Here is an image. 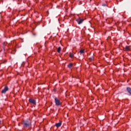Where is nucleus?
Listing matches in <instances>:
<instances>
[{
  "instance_id": "6",
  "label": "nucleus",
  "mask_w": 131,
  "mask_h": 131,
  "mask_svg": "<svg viewBox=\"0 0 131 131\" xmlns=\"http://www.w3.org/2000/svg\"><path fill=\"white\" fill-rule=\"evenodd\" d=\"M126 90L127 93L131 96V88L130 87H127Z\"/></svg>"
},
{
  "instance_id": "17",
  "label": "nucleus",
  "mask_w": 131,
  "mask_h": 131,
  "mask_svg": "<svg viewBox=\"0 0 131 131\" xmlns=\"http://www.w3.org/2000/svg\"><path fill=\"white\" fill-rule=\"evenodd\" d=\"M4 45H5V42L4 43Z\"/></svg>"
},
{
  "instance_id": "4",
  "label": "nucleus",
  "mask_w": 131,
  "mask_h": 131,
  "mask_svg": "<svg viewBox=\"0 0 131 131\" xmlns=\"http://www.w3.org/2000/svg\"><path fill=\"white\" fill-rule=\"evenodd\" d=\"M29 102H30L31 104H33V105H35V104H36V101L32 98H30L29 99Z\"/></svg>"
},
{
  "instance_id": "7",
  "label": "nucleus",
  "mask_w": 131,
  "mask_h": 131,
  "mask_svg": "<svg viewBox=\"0 0 131 131\" xmlns=\"http://www.w3.org/2000/svg\"><path fill=\"white\" fill-rule=\"evenodd\" d=\"M61 125H62L61 122H58L55 124V126L57 127H60V126H61Z\"/></svg>"
},
{
  "instance_id": "10",
  "label": "nucleus",
  "mask_w": 131,
  "mask_h": 131,
  "mask_svg": "<svg viewBox=\"0 0 131 131\" xmlns=\"http://www.w3.org/2000/svg\"><path fill=\"white\" fill-rule=\"evenodd\" d=\"M61 47H59L58 49H57V52L58 53H60L61 52Z\"/></svg>"
},
{
  "instance_id": "8",
  "label": "nucleus",
  "mask_w": 131,
  "mask_h": 131,
  "mask_svg": "<svg viewBox=\"0 0 131 131\" xmlns=\"http://www.w3.org/2000/svg\"><path fill=\"white\" fill-rule=\"evenodd\" d=\"M73 66V63H70L68 65V68H70V69H71V68H72V67Z\"/></svg>"
},
{
  "instance_id": "11",
  "label": "nucleus",
  "mask_w": 131,
  "mask_h": 131,
  "mask_svg": "<svg viewBox=\"0 0 131 131\" xmlns=\"http://www.w3.org/2000/svg\"><path fill=\"white\" fill-rule=\"evenodd\" d=\"M80 53V54H83V53H84V50H81Z\"/></svg>"
},
{
  "instance_id": "5",
  "label": "nucleus",
  "mask_w": 131,
  "mask_h": 131,
  "mask_svg": "<svg viewBox=\"0 0 131 131\" xmlns=\"http://www.w3.org/2000/svg\"><path fill=\"white\" fill-rule=\"evenodd\" d=\"M9 91V88L8 86L5 87L4 90H2V94H5V93H7Z\"/></svg>"
},
{
  "instance_id": "1",
  "label": "nucleus",
  "mask_w": 131,
  "mask_h": 131,
  "mask_svg": "<svg viewBox=\"0 0 131 131\" xmlns=\"http://www.w3.org/2000/svg\"><path fill=\"white\" fill-rule=\"evenodd\" d=\"M31 125V121L30 120H27L24 121L23 126L24 127H29Z\"/></svg>"
},
{
  "instance_id": "16",
  "label": "nucleus",
  "mask_w": 131,
  "mask_h": 131,
  "mask_svg": "<svg viewBox=\"0 0 131 131\" xmlns=\"http://www.w3.org/2000/svg\"><path fill=\"white\" fill-rule=\"evenodd\" d=\"M15 0H13V2H14Z\"/></svg>"
},
{
  "instance_id": "14",
  "label": "nucleus",
  "mask_w": 131,
  "mask_h": 131,
  "mask_svg": "<svg viewBox=\"0 0 131 131\" xmlns=\"http://www.w3.org/2000/svg\"><path fill=\"white\" fill-rule=\"evenodd\" d=\"M92 131H97V130H96L95 129H93Z\"/></svg>"
},
{
  "instance_id": "15",
  "label": "nucleus",
  "mask_w": 131,
  "mask_h": 131,
  "mask_svg": "<svg viewBox=\"0 0 131 131\" xmlns=\"http://www.w3.org/2000/svg\"><path fill=\"white\" fill-rule=\"evenodd\" d=\"M2 121L0 120V124H1V122Z\"/></svg>"
},
{
  "instance_id": "3",
  "label": "nucleus",
  "mask_w": 131,
  "mask_h": 131,
  "mask_svg": "<svg viewBox=\"0 0 131 131\" xmlns=\"http://www.w3.org/2000/svg\"><path fill=\"white\" fill-rule=\"evenodd\" d=\"M76 21H77L78 24L80 25V24H82V22H83V21H84V20L83 19H81L80 17H79L78 18H77L76 19Z\"/></svg>"
},
{
  "instance_id": "2",
  "label": "nucleus",
  "mask_w": 131,
  "mask_h": 131,
  "mask_svg": "<svg viewBox=\"0 0 131 131\" xmlns=\"http://www.w3.org/2000/svg\"><path fill=\"white\" fill-rule=\"evenodd\" d=\"M54 101H55V105H56V106H60V105H61V103L60 100H59V99L55 97L54 98Z\"/></svg>"
},
{
  "instance_id": "9",
  "label": "nucleus",
  "mask_w": 131,
  "mask_h": 131,
  "mask_svg": "<svg viewBox=\"0 0 131 131\" xmlns=\"http://www.w3.org/2000/svg\"><path fill=\"white\" fill-rule=\"evenodd\" d=\"M129 46H126L125 48V51H129Z\"/></svg>"
},
{
  "instance_id": "12",
  "label": "nucleus",
  "mask_w": 131,
  "mask_h": 131,
  "mask_svg": "<svg viewBox=\"0 0 131 131\" xmlns=\"http://www.w3.org/2000/svg\"><path fill=\"white\" fill-rule=\"evenodd\" d=\"M70 58H73V57H74L73 54L71 53L70 55Z\"/></svg>"
},
{
  "instance_id": "13",
  "label": "nucleus",
  "mask_w": 131,
  "mask_h": 131,
  "mask_svg": "<svg viewBox=\"0 0 131 131\" xmlns=\"http://www.w3.org/2000/svg\"><path fill=\"white\" fill-rule=\"evenodd\" d=\"M102 7H107V6L106 4H102Z\"/></svg>"
}]
</instances>
